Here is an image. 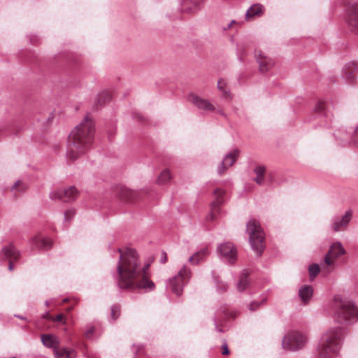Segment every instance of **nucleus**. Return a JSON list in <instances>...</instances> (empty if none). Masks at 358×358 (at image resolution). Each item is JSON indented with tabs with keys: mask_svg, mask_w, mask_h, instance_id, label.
Returning a JSON list of instances; mask_svg holds the SVG:
<instances>
[{
	"mask_svg": "<svg viewBox=\"0 0 358 358\" xmlns=\"http://www.w3.org/2000/svg\"><path fill=\"white\" fill-rule=\"evenodd\" d=\"M51 317H52V315H50L49 314V313H48V312H45V313L43 315V316H42V317H43V318H44V319H47V320H51Z\"/></svg>",
	"mask_w": 358,
	"mask_h": 358,
	"instance_id": "45",
	"label": "nucleus"
},
{
	"mask_svg": "<svg viewBox=\"0 0 358 358\" xmlns=\"http://www.w3.org/2000/svg\"><path fill=\"white\" fill-rule=\"evenodd\" d=\"M225 82L224 80L220 79L217 82V88L220 91H221L224 96L225 98H228L230 96L229 92L224 88Z\"/></svg>",
	"mask_w": 358,
	"mask_h": 358,
	"instance_id": "38",
	"label": "nucleus"
},
{
	"mask_svg": "<svg viewBox=\"0 0 358 358\" xmlns=\"http://www.w3.org/2000/svg\"><path fill=\"white\" fill-rule=\"evenodd\" d=\"M208 254H209V251L207 248H202L199 251L195 252L192 256H191L188 259V261L192 264H194V265L198 264L206 257H207L208 255Z\"/></svg>",
	"mask_w": 358,
	"mask_h": 358,
	"instance_id": "28",
	"label": "nucleus"
},
{
	"mask_svg": "<svg viewBox=\"0 0 358 358\" xmlns=\"http://www.w3.org/2000/svg\"><path fill=\"white\" fill-rule=\"evenodd\" d=\"M266 301V297H262L259 301H253L248 305V308L253 312L257 310L262 305L264 304Z\"/></svg>",
	"mask_w": 358,
	"mask_h": 358,
	"instance_id": "35",
	"label": "nucleus"
},
{
	"mask_svg": "<svg viewBox=\"0 0 358 358\" xmlns=\"http://www.w3.org/2000/svg\"><path fill=\"white\" fill-rule=\"evenodd\" d=\"M246 232L252 250L260 256L264 249V233L259 222L255 220L248 221Z\"/></svg>",
	"mask_w": 358,
	"mask_h": 358,
	"instance_id": "5",
	"label": "nucleus"
},
{
	"mask_svg": "<svg viewBox=\"0 0 358 358\" xmlns=\"http://www.w3.org/2000/svg\"><path fill=\"white\" fill-rule=\"evenodd\" d=\"M264 6L260 3L252 5L245 13V20L250 21L256 17L262 16L264 13Z\"/></svg>",
	"mask_w": 358,
	"mask_h": 358,
	"instance_id": "24",
	"label": "nucleus"
},
{
	"mask_svg": "<svg viewBox=\"0 0 358 358\" xmlns=\"http://www.w3.org/2000/svg\"><path fill=\"white\" fill-rule=\"evenodd\" d=\"M51 321L53 322H62L63 324H65V321L64 320V315L59 314L56 317H51Z\"/></svg>",
	"mask_w": 358,
	"mask_h": 358,
	"instance_id": "42",
	"label": "nucleus"
},
{
	"mask_svg": "<svg viewBox=\"0 0 358 358\" xmlns=\"http://www.w3.org/2000/svg\"><path fill=\"white\" fill-rule=\"evenodd\" d=\"M54 355L55 358H76L77 352L73 348L59 347L55 350Z\"/></svg>",
	"mask_w": 358,
	"mask_h": 358,
	"instance_id": "26",
	"label": "nucleus"
},
{
	"mask_svg": "<svg viewBox=\"0 0 358 358\" xmlns=\"http://www.w3.org/2000/svg\"><path fill=\"white\" fill-rule=\"evenodd\" d=\"M15 317H18V318H20L21 320H26L25 317H24L21 316V315H15Z\"/></svg>",
	"mask_w": 358,
	"mask_h": 358,
	"instance_id": "48",
	"label": "nucleus"
},
{
	"mask_svg": "<svg viewBox=\"0 0 358 358\" xmlns=\"http://www.w3.org/2000/svg\"><path fill=\"white\" fill-rule=\"evenodd\" d=\"M187 101L201 110L212 112L215 110L214 105L208 99H203L194 93H191L188 95Z\"/></svg>",
	"mask_w": 358,
	"mask_h": 358,
	"instance_id": "14",
	"label": "nucleus"
},
{
	"mask_svg": "<svg viewBox=\"0 0 358 358\" xmlns=\"http://www.w3.org/2000/svg\"><path fill=\"white\" fill-rule=\"evenodd\" d=\"M238 58H239V59H240L241 61H242V60H243V57H242V55H240V54H238Z\"/></svg>",
	"mask_w": 358,
	"mask_h": 358,
	"instance_id": "50",
	"label": "nucleus"
},
{
	"mask_svg": "<svg viewBox=\"0 0 358 358\" xmlns=\"http://www.w3.org/2000/svg\"><path fill=\"white\" fill-rule=\"evenodd\" d=\"M343 340L341 327H331L324 332L317 345L315 358H334L339 354Z\"/></svg>",
	"mask_w": 358,
	"mask_h": 358,
	"instance_id": "3",
	"label": "nucleus"
},
{
	"mask_svg": "<svg viewBox=\"0 0 358 358\" xmlns=\"http://www.w3.org/2000/svg\"><path fill=\"white\" fill-rule=\"evenodd\" d=\"M232 317H235V314L231 311L227 306H224L220 308L216 313L215 318V324L216 330L219 332H222V330L220 329L217 326L218 322L221 320H226L227 319H230Z\"/></svg>",
	"mask_w": 358,
	"mask_h": 358,
	"instance_id": "22",
	"label": "nucleus"
},
{
	"mask_svg": "<svg viewBox=\"0 0 358 358\" xmlns=\"http://www.w3.org/2000/svg\"><path fill=\"white\" fill-rule=\"evenodd\" d=\"M235 23H236L235 20H231V22L228 24L227 27V28H224V29L227 30V29H230L233 26V24H235Z\"/></svg>",
	"mask_w": 358,
	"mask_h": 358,
	"instance_id": "46",
	"label": "nucleus"
},
{
	"mask_svg": "<svg viewBox=\"0 0 358 358\" xmlns=\"http://www.w3.org/2000/svg\"><path fill=\"white\" fill-rule=\"evenodd\" d=\"M78 191L75 186H71L66 189H57L50 192L51 199H61L65 202L74 201L78 196Z\"/></svg>",
	"mask_w": 358,
	"mask_h": 358,
	"instance_id": "13",
	"label": "nucleus"
},
{
	"mask_svg": "<svg viewBox=\"0 0 358 358\" xmlns=\"http://www.w3.org/2000/svg\"><path fill=\"white\" fill-rule=\"evenodd\" d=\"M94 331V327L90 324L86 326V329L85 331L84 335L87 338H91L93 336Z\"/></svg>",
	"mask_w": 358,
	"mask_h": 358,
	"instance_id": "39",
	"label": "nucleus"
},
{
	"mask_svg": "<svg viewBox=\"0 0 358 358\" xmlns=\"http://www.w3.org/2000/svg\"><path fill=\"white\" fill-rule=\"evenodd\" d=\"M27 188V184L21 180H17L10 187V192L17 196V193L24 192Z\"/></svg>",
	"mask_w": 358,
	"mask_h": 358,
	"instance_id": "31",
	"label": "nucleus"
},
{
	"mask_svg": "<svg viewBox=\"0 0 358 358\" xmlns=\"http://www.w3.org/2000/svg\"><path fill=\"white\" fill-rule=\"evenodd\" d=\"M203 0H182V9L187 13H193L196 10Z\"/></svg>",
	"mask_w": 358,
	"mask_h": 358,
	"instance_id": "25",
	"label": "nucleus"
},
{
	"mask_svg": "<svg viewBox=\"0 0 358 358\" xmlns=\"http://www.w3.org/2000/svg\"><path fill=\"white\" fill-rule=\"evenodd\" d=\"M171 178V173L168 169L164 170L159 175L157 182L160 185L165 184Z\"/></svg>",
	"mask_w": 358,
	"mask_h": 358,
	"instance_id": "34",
	"label": "nucleus"
},
{
	"mask_svg": "<svg viewBox=\"0 0 358 358\" xmlns=\"http://www.w3.org/2000/svg\"><path fill=\"white\" fill-rule=\"evenodd\" d=\"M224 191L220 188L216 189L214 191L215 199L210 203V213L207 215V220L213 221L216 217V214L219 213V207L223 203L222 196Z\"/></svg>",
	"mask_w": 358,
	"mask_h": 358,
	"instance_id": "18",
	"label": "nucleus"
},
{
	"mask_svg": "<svg viewBox=\"0 0 358 358\" xmlns=\"http://www.w3.org/2000/svg\"><path fill=\"white\" fill-rule=\"evenodd\" d=\"M41 340L43 345L48 348L53 350L54 353L55 350L58 349L60 345V341L59 338L51 334H45L41 335Z\"/></svg>",
	"mask_w": 358,
	"mask_h": 358,
	"instance_id": "21",
	"label": "nucleus"
},
{
	"mask_svg": "<svg viewBox=\"0 0 358 358\" xmlns=\"http://www.w3.org/2000/svg\"><path fill=\"white\" fill-rule=\"evenodd\" d=\"M120 315V308L117 305H113L110 308V319L116 320Z\"/></svg>",
	"mask_w": 358,
	"mask_h": 358,
	"instance_id": "37",
	"label": "nucleus"
},
{
	"mask_svg": "<svg viewBox=\"0 0 358 358\" xmlns=\"http://www.w3.org/2000/svg\"><path fill=\"white\" fill-rule=\"evenodd\" d=\"M120 253L115 280L122 289L143 290L145 292L155 289V285L148 276V265L143 266L134 249L118 248Z\"/></svg>",
	"mask_w": 358,
	"mask_h": 358,
	"instance_id": "1",
	"label": "nucleus"
},
{
	"mask_svg": "<svg viewBox=\"0 0 358 358\" xmlns=\"http://www.w3.org/2000/svg\"><path fill=\"white\" fill-rule=\"evenodd\" d=\"M0 256L3 260L8 261V270H14V263L20 260V252L13 243H9L2 248Z\"/></svg>",
	"mask_w": 358,
	"mask_h": 358,
	"instance_id": "9",
	"label": "nucleus"
},
{
	"mask_svg": "<svg viewBox=\"0 0 358 358\" xmlns=\"http://www.w3.org/2000/svg\"><path fill=\"white\" fill-rule=\"evenodd\" d=\"M67 301H68V299H67V298H66V299H63V302H64V303L66 302Z\"/></svg>",
	"mask_w": 358,
	"mask_h": 358,
	"instance_id": "51",
	"label": "nucleus"
},
{
	"mask_svg": "<svg viewBox=\"0 0 358 358\" xmlns=\"http://www.w3.org/2000/svg\"><path fill=\"white\" fill-rule=\"evenodd\" d=\"M313 294V289L310 285H303L299 290V296L301 301L304 303L307 304Z\"/></svg>",
	"mask_w": 358,
	"mask_h": 358,
	"instance_id": "27",
	"label": "nucleus"
},
{
	"mask_svg": "<svg viewBox=\"0 0 358 358\" xmlns=\"http://www.w3.org/2000/svg\"><path fill=\"white\" fill-rule=\"evenodd\" d=\"M331 308L338 322L352 324L358 320V307L354 303L341 295H335Z\"/></svg>",
	"mask_w": 358,
	"mask_h": 358,
	"instance_id": "4",
	"label": "nucleus"
},
{
	"mask_svg": "<svg viewBox=\"0 0 358 358\" xmlns=\"http://www.w3.org/2000/svg\"><path fill=\"white\" fill-rule=\"evenodd\" d=\"M320 271V266L317 264H313L309 266L308 271L311 280L314 279Z\"/></svg>",
	"mask_w": 358,
	"mask_h": 358,
	"instance_id": "36",
	"label": "nucleus"
},
{
	"mask_svg": "<svg viewBox=\"0 0 358 358\" xmlns=\"http://www.w3.org/2000/svg\"><path fill=\"white\" fill-rule=\"evenodd\" d=\"M217 252L220 259L228 264L233 265L238 259V250L233 243L227 241L218 245Z\"/></svg>",
	"mask_w": 358,
	"mask_h": 358,
	"instance_id": "8",
	"label": "nucleus"
},
{
	"mask_svg": "<svg viewBox=\"0 0 358 358\" xmlns=\"http://www.w3.org/2000/svg\"><path fill=\"white\" fill-rule=\"evenodd\" d=\"M167 262V255L165 252H163L162 253V257L160 259V262L162 264H165Z\"/></svg>",
	"mask_w": 358,
	"mask_h": 358,
	"instance_id": "43",
	"label": "nucleus"
},
{
	"mask_svg": "<svg viewBox=\"0 0 358 358\" xmlns=\"http://www.w3.org/2000/svg\"><path fill=\"white\" fill-rule=\"evenodd\" d=\"M329 103L324 100L318 101L315 106V113L322 119V125L324 127H330V123L333 118V115L329 111Z\"/></svg>",
	"mask_w": 358,
	"mask_h": 358,
	"instance_id": "12",
	"label": "nucleus"
},
{
	"mask_svg": "<svg viewBox=\"0 0 358 358\" xmlns=\"http://www.w3.org/2000/svg\"><path fill=\"white\" fill-rule=\"evenodd\" d=\"M255 57L262 72L268 71L273 65V61L265 56L262 52L255 51Z\"/></svg>",
	"mask_w": 358,
	"mask_h": 358,
	"instance_id": "23",
	"label": "nucleus"
},
{
	"mask_svg": "<svg viewBox=\"0 0 358 358\" xmlns=\"http://www.w3.org/2000/svg\"><path fill=\"white\" fill-rule=\"evenodd\" d=\"M352 131L348 132L347 131L341 129L337 131L334 136L336 139L341 141V144H343L345 142H349L350 140L352 143L358 147V126L353 131V134H351Z\"/></svg>",
	"mask_w": 358,
	"mask_h": 358,
	"instance_id": "19",
	"label": "nucleus"
},
{
	"mask_svg": "<svg viewBox=\"0 0 358 358\" xmlns=\"http://www.w3.org/2000/svg\"><path fill=\"white\" fill-rule=\"evenodd\" d=\"M88 358H90V357H88Z\"/></svg>",
	"mask_w": 358,
	"mask_h": 358,
	"instance_id": "52",
	"label": "nucleus"
},
{
	"mask_svg": "<svg viewBox=\"0 0 358 358\" xmlns=\"http://www.w3.org/2000/svg\"><path fill=\"white\" fill-rule=\"evenodd\" d=\"M307 341L308 336L306 334L292 331L283 337L282 346L286 350L295 352L302 349Z\"/></svg>",
	"mask_w": 358,
	"mask_h": 358,
	"instance_id": "7",
	"label": "nucleus"
},
{
	"mask_svg": "<svg viewBox=\"0 0 358 358\" xmlns=\"http://www.w3.org/2000/svg\"><path fill=\"white\" fill-rule=\"evenodd\" d=\"M222 348H223L222 355H227L229 354V350L227 345L226 343H224L222 345Z\"/></svg>",
	"mask_w": 358,
	"mask_h": 358,
	"instance_id": "44",
	"label": "nucleus"
},
{
	"mask_svg": "<svg viewBox=\"0 0 358 358\" xmlns=\"http://www.w3.org/2000/svg\"><path fill=\"white\" fill-rule=\"evenodd\" d=\"M135 192L126 187H122L119 192V196L125 201H130L134 199Z\"/></svg>",
	"mask_w": 358,
	"mask_h": 358,
	"instance_id": "32",
	"label": "nucleus"
},
{
	"mask_svg": "<svg viewBox=\"0 0 358 358\" xmlns=\"http://www.w3.org/2000/svg\"><path fill=\"white\" fill-rule=\"evenodd\" d=\"M346 250L340 241L333 243L324 257V264L327 266H332L334 265V262L341 256L344 255Z\"/></svg>",
	"mask_w": 358,
	"mask_h": 358,
	"instance_id": "10",
	"label": "nucleus"
},
{
	"mask_svg": "<svg viewBox=\"0 0 358 358\" xmlns=\"http://www.w3.org/2000/svg\"><path fill=\"white\" fill-rule=\"evenodd\" d=\"M30 245L33 249L47 250L52 248V241L48 236H44L41 233H38L31 238Z\"/></svg>",
	"mask_w": 358,
	"mask_h": 358,
	"instance_id": "16",
	"label": "nucleus"
},
{
	"mask_svg": "<svg viewBox=\"0 0 358 358\" xmlns=\"http://www.w3.org/2000/svg\"><path fill=\"white\" fill-rule=\"evenodd\" d=\"M249 273L247 270H243L239 276V280L237 283V289L239 292H243L247 289L250 284V280H248Z\"/></svg>",
	"mask_w": 358,
	"mask_h": 358,
	"instance_id": "29",
	"label": "nucleus"
},
{
	"mask_svg": "<svg viewBox=\"0 0 358 358\" xmlns=\"http://www.w3.org/2000/svg\"><path fill=\"white\" fill-rule=\"evenodd\" d=\"M357 72L358 63L355 61L349 62L343 68V77L350 83H353L356 80Z\"/></svg>",
	"mask_w": 358,
	"mask_h": 358,
	"instance_id": "20",
	"label": "nucleus"
},
{
	"mask_svg": "<svg viewBox=\"0 0 358 358\" xmlns=\"http://www.w3.org/2000/svg\"><path fill=\"white\" fill-rule=\"evenodd\" d=\"M254 172L257 176L254 178V180L258 185H262L264 182V179H265V172H266L265 166H262V165L257 166L254 169Z\"/></svg>",
	"mask_w": 358,
	"mask_h": 358,
	"instance_id": "30",
	"label": "nucleus"
},
{
	"mask_svg": "<svg viewBox=\"0 0 358 358\" xmlns=\"http://www.w3.org/2000/svg\"><path fill=\"white\" fill-rule=\"evenodd\" d=\"M227 288H228V286L226 283H224L223 282H217V289L218 292H224L227 289Z\"/></svg>",
	"mask_w": 358,
	"mask_h": 358,
	"instance_id": "41",
	"label": "nucleus"
},
{
	"mask_svg": "<svg viewBox=\"0 0 358 358\" xmlns=\"http://www.w3.org/2000/svg\"><path fill=\"white\" fill-rule=\"evenodd\" d=\"M110 99V94L107 91H103L97 95V97L95 100V104L96 106H103L108 102Z\"/></svg>",
	"mask_w": 358,
	"mask_h": 358,
	"instance_id": "33",
	"label": "nucleus"
},
{
	"mask_svg": "<svg viewBox=\"0 0 358 358\" xmlns=\"http://www.w3.org/2000/svg\"><path fill=\"white\" fill-rule=\"evenodd\" d=\"M50 301L46 300V301H45V305L46 306H50Z\"/></svg>",
	"mask_w": 358,
	"mask_h": 358,
	"instance_id": "49",
	"label": "nucleus"
},
{
	"mask_svg": "<svg viewBox=\"0 0 358 358\" xmlns=\"http://www.w3.org/2000/svg\"><path fill=\"white\" fill-rule=\"evenodd\" d=\"M54 118V115L52 113H50L48 117V122H51Z\"/></svg>",
	"mask_w": 358,
	"mask_h": 358,
	"instance_id": "47",
	"label": "nucleus"
},
{
	"mask_svg": "<svg viewBox=\"0 0 358 358\" xmlns=\"http://www.w3.org/2000/svg\"><path fill=\"white\" fill-rule=\"evenodd\" d=\"M346 20L352 31L358 34V2L348 6Z\"/></svg>",
	"mask_w": 358,
	"mask_h": 358,
	"instance_id": "15",
	"label": "nucleus"
},
{
	"mask_svg": "<svg viewBox=\"0 0 358 358\" xmlns=\"http://www.w3.org/2000/svg\"><path fill=\"white\" fill-rule=\"evenodd\" d=\"M94 122L86 115L69 134L66 150L68 161L76 160L90 150L94 141Z\"/></svg>",
	"mask_w": 358,
	"mask_h": 358,
	"instance_id": "2",
	"label": "nucleus"
},
{
	"mask_svg": "<svg viewBox=\"0 0 358 358\" xmlns=\"http://www.w3.org/2000/svg\"><path fill=\"white\" fill-rule=\"evenodd\" d=\"M192 277V271L187 265H183L177 275L169 279L166 283L167 291L180 296L183 292L184 287L187 285Z\"/></svg>",
	"mask_w": 358,
	"mask_h": 358,
	"instance_id": "6",
	"label": "nucleus"
},
{
	"mask_svg": "<svg viewBox=\"0 0 358 358\" xmlns=\"http://www.w3.org/2000/svg\"><path fill=\"white\" fill-rule=\"evenodd\" d=\"M75 215V210L73 209H69L64 213V220L66 222H69Z\"/></svg>",
	"mask_w": 358,
	"mask_h": 358,
	"instance_id": "40",
	"label": "nucleus"
},
{
	"mask_svg": "<svg viewBox=\"0 0 358 358\" xmlns=\"http://www.w3.org/2000/svg\"><path fill=\"white\" fill-rule=\"evenodd\" d=\"M352 217V212L347 210L343 215H334L331 219L330 227L334 232L344 231L349 225Z\"/></svg>",
	"mask_w": 358,
	"mask_h": 358,
	"instance_id": "11",
	"label": "nucleus"
},
{
	"mask_svg": "<svg viewBox=\"0 0 358 358\" xmlns=\"http://www.w3.org/2000/svg\"><path fill=\"white\" fill-rule=\"evenodd\" d=\"M239 152V150L234 149L224 156L223 160L217 166V173L220 176L224 174L225 171L235 163L238 157Z\"/></svg>",
	"mask_w": 358,
	"mask_h": 358,
	"instance_id": "17",
	"label": "nucleus"
}]
</instances>
